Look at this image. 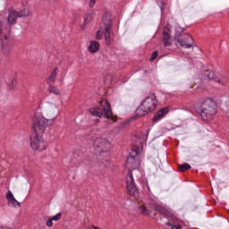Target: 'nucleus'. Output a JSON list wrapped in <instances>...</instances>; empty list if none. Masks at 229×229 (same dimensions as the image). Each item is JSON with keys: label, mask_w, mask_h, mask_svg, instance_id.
<instances>
[{"label": "nucleus", "mask_w": 229, "mask_h": 229, "mask_svg": "<svg viewBox=\"0 0 229 229\" xmlns=\"http://www.w3.org/2000/svg\"><path fill=\"white\" fill-rule=\"evenodd\" d=\"M132 165L133 170L129 171L126 177V183H127V191L129 194L131 196H134V198H137L139 196V190L137 189V186L135 185V180L133 179V176H136V178H142V172L139 170V166L140 165V150H133L130 156L127 157V167H130Z\"/></svg>", "instance_id": "f257e3e1"}, {"label": "nucleus", "mask_w": 229, "mask_h": 229, "mask_svg": "<svg viewBox=\"0 0 229 229\" xmlns=\"http://www.w3.org/2000/svg\"><path fill=\"white\" fill-rule=\"evenodd\" d=\"M58 109V106L54 103H47L46 106V115L50 119L45 118L44 114L41 113H35L33 118V130L34 133H38L39 135H44L46 133V130L49 127V122L55 121L58 115L56 114V110Z\"/></svg>", "instance_id": "f03ea898"}, {"label": "nucleus", "mask_w": 229, "mask_h": 229, "mask_svg": "<svg viewBox=\"0 0 229 229\" xmlns=\"http://www.w3.org/2000/svg\"><path fill=\"white\" fill-rule=\"evenodd\" d=\"M199 114L204 123H209L217 114V104L211 98L204 100L200 105Z\"/></svg>", "instance_id": "7ed1b4c3"}, {"label": "nucleus", "mask_w": 229, "mask_h": 229, "mask_svg": "<svg viewBox=\"0 0 229 229\" xmlns=\"http://www.w3.org/2000/svg\"><path fill=\"white\" fill-rule=\"evenodd\" d=\"M157 106H158V100L157 99L155 94H151L147 97L136 109V115L137 117L148 115V114H151V112H153Z\"/></svg>", "instance_id": "20e7f679"}, {"label": "nucleus", "mask_w": 229, "mask_h": 229, "mask_svg": "<svg viewBox=\"0 0 229 229\" xmlns=\"http://www.w3.org/2000/svg\"><path fill=\"white\" fill-rule=\"evenodd\" d=\"M100 107L95 106L89 108V114L94 115L95 117H106V119H111L115 122V117H114V113H112V109H110V105H108V101L103 99L100 104Z\"/></svg>", "instance_id": "39448f33"}, {"label": "nucleus", "mask_w": 229, "mask_h": 229, "mask_svg": "<svg viewBox=\"0 0 229 229\" xmlns=\"http://www.w3.org/2000/svg\"><path fill=\"white\" fill-rule=\"evenodd\" d=\"M93 148L95 149V154L99 155L98 157V160L101 162V164H105L108 162L106 156H101V153H106L107 149H110V141L106 138H97L93 141Z\"/></svg>", "instance_id": "423d86ee"}, {"label": "nucleus", "mask_w": 229, "mask_h": 229, "mask_svg": "<svg viewBox=\"0 0 229 229\" xmlns=\"http://www.w3.org/2000/svg\"><path fill=\"white\" fill-rule=\"evenodd\" d=\"M174 40L176 42V46L179 45L180 47H183L184 49L194 47V38L189 33L183 32L182 30H174Z\"/></svg>", "instance_id": "0eeeda50"}, {"label": "nucleus", "mask_w": 229, "mask_h": 229, "mask_svg": "<svg viewBox=\"0 0 229 229\" xmlns=\"http://www.w3.org/2000/svg\"><path fill=\"white\" fill-rule=\"evenodd\" d=\"M43 134H38L37 132H33L30 135V146L32 149L36 151H45L47 148L44 143V138H42Z\"/></svg>", "instance_id": "6e6552de"}, {"label": "nucleus", "mask_w": 229, "mask_h": 229, "mask_svg": "<svg viewBox=\"0 0 229 229\" xmlns=\"http://www.w3.org/2000/svg\"><path fill=\"white\" fill-rule=\"evenodd\" d=\"M205 76H207L208 80H212L213 81L218 83V85H222L223 87H225V85L228 83V77H226V75H219L216 73V72L206 71Z\"/></svg>", "instance_id": "1a4fd4ad"}, {"label": "nucleus", "mask_w": 229, "mask_h": 229, "mask_svg": "<svg viewBox=\"0 0 229 229\" xmlns=\"http://www.w3.org/2000/svg\"><path fill=\"white\" fill-rule=\"evenodd\" d=\"M101 30H112L114 22L112 21V13L105 12L100 21Z\"/></svg>", "instance_id": "9d476101"}, {"label": "nucleus", "mask_w": 229, "mask_h": 229, "mask_svg": "<svg viewBox=\"0 0 229 229\" xmlns=\"http://www.w3.org/2000/svg\"><path fill=\"white\" fill-rule=\"evenodd\" d=\"M6 199H7L8 204L11 207H14V208H19V207H21V202L15 199V197L13 196V193H12L11 191H9L6 193Z\"/></svg>", "instance_id": "9b49d317"}, {"label": "nucleus", "mask_w": 229, "mask_h": 229, "mask_svg": "<svg viewBox=\"0 0 229 229\" xmlns=\"http://www.w3.org/2000/svg\"><path fill=\"white\" fill-rule=\"evenodd\" d=\"M17 19H19V14L17 13V11L10 10L8 14V24L10 26H13V24H17Z\"/></svg>", "instance_id": "f8f14e48"}, {"label": "nucleus", "mask_w": 229, "mask_h": 229, "mask_svg": "<svg viewBox=\"0 0 229 229\" xmlns=\"http://www.w3.org/2000/svg\"><path fill=\"white\" fill-rule=\"evenodd\" d=\"M94 20V10L88 11L84 15V21L81 25V28H86L87 24H90Z\"/></svg>", "instance_id": "ddd939ff"}, {"label": "nucleus", "mask_w": 229, "mask_h": 229, "mask_svg": "<svg viewBox=\"0 0 229 229\" xmlns=\"http://www.w3.org/2000/svg\"><path fill=\"white\" fill-rule=\"evenodd\" d=\"M171 30H164L163 32V43L165 47H170L171 46Z\"/></svg>", "instance_id": "4468645a"}, {"label": "nucleus", "mask_w": 229, "mask_h": 229, "mask_svg": "<svg viewBox=\"0 0 229 229\" xmlns=\"http://www.w3.org/2000/svg\"><path fill=\"white\" fill-rule=\"evenodd\" d=\"M169 113V109L167 107H164L157 111V114L154 116L153 121H158L159 119H162L163 117H165L167 114Z\"/></svg>", "instance_id": "2eb2a0df"}, {"label": "nucleus", "mask_w": 229, "mask_h": 229, "mask_svg": "<svg viewBox=\"0 0 229 229\" xmlns=\"http://www.w3.org/2000/svg\"><path fill=\"white\" fill-rule=\"evenodd\" d=\"M99 47H101V45L99 44V42L93 40L90 42L88 49L89 53H98L99 51Z\"/></svg>", "instance_id": "dca6fc26"}, {"label": "nucleus", "mask_w": 229, "mask_h": 229, "mask_svg": "<svg viewBox=\"0 0 229 229\" xmlns=\"http://www.w3.org/2000/svg\"><path fill=\"white\" fill-rule=\"evenodd\" d=\"M112 32H110V30H104V38L106 40V44L110 45L112 43Z\"/></svg>", "instance_id": "f3484780"}, {"label": "nucleus", "mask_w": 229, "mask_h": 229, "mask_svg": "<svg viewBox=\"0 0 229 229\" xmlns=\"http://www.w3.org/2000/svg\"><path fill=\"white\" fill-rule=\"evenodd\" d=\"M18 17H29L30 16V9L25 8L20 12H17Z\"/></svg>", "instance_id": "a211bd4d"}, {"label": "nucleus", "mask_w": 229, "mask_h": 229, "mask_svg": "<svg viewBox=\"0 0 229 229\" xmlns=\"http://www.w3.org/2000/svg\"><path fill=\"white\" fill-rule=\"evenodd\" d=\"M58 68H55V70L52 72L51 75L48 77L49 83H53L55 80H56V71Z\"/></svg>", "instance_id": "6ab92c4d"}, {"label": "nucleus", "mask_w": 229, "mask_h": 229, "mask_svg": "<svg viewBox=\"0 0 229 229\" xmlns=\"http://www.w3.org/2000/svg\"><path fill=\"white\" fill-rule=\"evenodd\" d=\"M105 30H99L97 31L96 34V38L97 40H101V38H103V37H105Z\"/></svg>", "instance_id": "aec40b11"}, {"label": "nucleus", "mask_w": 229, "mask_h": 229, "mask_svg": "<svg viewBox=\"0 0 229 229\" xmlns=\"http://www.w3.org/2000/svg\"><path fill=\"white\" fill-rule=\"evenodd\" d=\"M189 169H191V165L185 163V164H182V165H179V170L180 171H189Z\"/></svg>", "instance_id": "412c9836"}, {"label": "nucleus", "mask_w": 229, "mask_h": 229, "mask_svg": "<svg viewBox=\"0 0 229 229\" xmlns=\"http://www.w3.org/2000/svg\"><path fill=\"white\" fill-rule=\"evenodd\" d=\"M48 90L51 94H55V96H58L60 94V89L55 87H50Z\"/></svg>", "instance_id": "4be33fe9"}, {"label": "nucleus", "mask_w": 229, "mask_h": 229, "mask_svg": "<svg viewBox=\"0 0 229 229\" xmlns=\"http://www.w3.org/2000/svg\"><path fill=\"white\" fill-rule=\"evenodd\" d=\"M148 140V132H144L140 136V143L142 144V142H146Z\"/></svg>", "instance_id": "5701e85b"}, {"label": "nucleus", "mask_w": 229, "mask_h": 229, "mask_svg": "<svg viewBox=\"0 0 229 229\" xmlns=\"http://www.w3.org/2000/svg\"><path fill=\"white\" fill-rule=\"evenodd\" d=\"M140 212L141 214H144V216L149 215V210H148V209L146 208V207H144V206H140Z\"/></svg>", "instance_id": "b1692460"}, {"label": "nucleus", "mask_w": 229, "mask_h": 229, "mask_svg": "<svg viewBox=\"0 0 229 229\" xmlns=\"http://www.w3.org/2000/svg\"><path fill=\"white\" fill-rule=\"evenodd\" d=\"M156 210L160 214H165L167 216V211L165 210V208H162V206H157Z\"/></svg>", "instance_id": "393cba45"}, {"label": "nucleus", "mask_w": 229, "mask_h": 229, "mask_svg": "<svg viewBox=\"0 0 229 229\" xmlns=\"http://www.w3.org/2000/svg\"><path fill=\"white\" fill-rule=\"evenodd\" d=\"M62 218V214L61 213H58L56 214L55 216H54L51 219V221H59V219Z\"/></svg>", "instance_id": "a878e982"}, {"label": "nucleus", "mask_w": 229, "mask_h": 229, "mask_svg": "<svg viewBox=\"0 0 229 229\" xmlns=\"http://www.w3.org/2000/svg\"><path fill=\"white\" fill-rule=\"evenodd\" d=\"M166 225H169L171 227V229H182V225H174L171 222H168Z\"/></svg>", "instance_id": "bb28decb"}, {"label": "nucleus", "mask_w": 229, "mask_h": 229, "mask_svg": "<svg viewBox=\"0 0 229 229\" xmlns=\"http://www.w3.org/2000/svg\"><path fill=\"white\" fill-rule=\"evenodd\" d=\"M158 56V52L155 51L153 52L151 57H150V62H153L154 60H156V58Z\"/></svg>", "instance_id": "cd10ccee"}, {"label": "nucleus", "mask_w": 229, "mask_h": 229, "mask_svg": "<svg viewBox=\"0 0 229 229\" xmlns=\"http://www.w3.org/2000/svg\"><path fill=\"white\" fill-rule=\"evenodd\" d=\"M89 8H94L96 6V0H89Z\"/></svg>", "instance_id": "c85d7f7f"}, {"label": "nucleus", "mask_w": 229, "mask_h": 229, "mask_svg": "<svg viewBox=\"0 0 229 229\" xmlns=\"http://www.w3.org/2000/svg\"><path fill=\"white\" fill-rule=\"evenodd\" d=\"M47 226H53V220H51V218H49L47 221Z\"/></svg>", "instance_id": "c756f323"}, {"label": "nucleus", "mask_w": 229, "mask_h": 229, "mask_svg": "<svg viewBox=\"0 0 229 229\" xmlns=\"http://www.w3.org/2000/svg\"><path fill=\"white\" fill-rule=\"evenodd\" d=\"M157 3H160V4L164 6V4H165V0H157Z\"/></svg>", "instance_id": "7c9ffc66"}, {"label": "nucleus", "mask_w": 229, "mask_h": 229, "mask_svg": "<svg viewBox=\"0 0 229 229\" xmlns=\"http://www.w3.org/2000/svg\"><path fill=\"white\" fill-rule=\"evenodd\" d=\"M172 219H174L175 221H178V217L174 216V215H171Z\"/></svg>", "instance_id": "2f4dec72"}, {"label": "nucleus", "mask_w": 229, "mask_h": 229, "mask_svg": "<svg viewBox=\"0 0 229 229\" xmlns=\"http://www.w3.org/2000/svg\"><path fill=\"white\" fill-rule=\"evenodd\" d=\"M3 21H0V28H3Z\"/></svg>", "instance_id": "473e14b6"}, {"label": "nucleus", "mask_w": 229, "mask_h": 229, "mask_svg": "<svg viewBox=\"0 0 229 229\" xmlns=\"http://www.w3.org/2000/svg\"><path fill=\"white\" fill-rule=\"evenodd\" d=\"M157 164H159V162H160V159H159V158H157Z\"/></svg>", "instance_id": "72a5a7b5"}, {"label": "nucleus", "mask_w": 229, "mask_h": 229, "mask_svg": "<svg viewBox=\"0 0 229 229\" xmlns=\"http://www.w3.org/2000/svg\"><path fill=\"white\" fill-rule=\"evenodd\" d=\"M13 83H15V80H13Z\"/></svg>", "instance_id": "f704fd0d"}]
</instances>
